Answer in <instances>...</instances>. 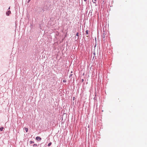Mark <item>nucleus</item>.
<instances>
[{
  "mask_svg": "<svg viewBox=\"0 0 147 147\" xmlns=\"http://www.w3.org/2000/svg\"><path fill=\"white\" fill-rule=\"evenodd\" d=\"M37 146V144H34L33 146Z\"/></svg>",
  "mask_w": 147,
  "mask_h": 147,
  "instance_id": "obj_10",
  "label": "nucleus"
},
{
  "mask_svg": "<svg viewBox=\"0 0 147 147\" xmlns=\"http://www.w3.org/2000/svg\"><path fill=\"white\" fill-rule=\"evenodd\" d=\"M106 35V34L105 33V32H104V33H103L102 35V37L103 38H105Z\"/></svg>",
  "mask_w": 147,
  "mask_h": 147,
  "instance_id": "obj_1",
  "label": "nucleus"
},
{
  "mask_svg": "<svg viewBox=\"0 0 147 147\" xmlns=\"http://www.w3.org/2000/svg\"><path fill=\"white\" fill-rule=\"evenodd\" d=\"M84 1H86V0H84Z\"/></svg>",
  "mask_w": 147,
  "mask_h": 147,
  "instance_id": "obj_15",
  "label": "nucleus"
},
{
  "mask_svg": "<svg viewBox=\"0 0 147 147\" xmlns=\"http://www.w3.org/2000/svg\"><path fill=\"white\" fill-rule=\"evenodd\" d=\"M30 0H29V1H30Z\"/></svg>",
  "mask_w": 147,
  "mask_h": 147,
  "instance_id": "obj_17",
  "label": "nucleus"
},
{
  "mask_svg": "<svg viewBox=\"0 0 147 147\" xmlns=\"http://www.w3.org/2000/svg\"><path fill=\"white\" fill-rule=\"evenodd\" d=\"M30 144H31L34 143V142L32 141H31L30 142Z\"/></svg>",
  "mask_w": 147,
  "mask_h": 147,
  "instance_id": "obj_9",
  "label": "nucleus"
},
{
  "mask_svg": "<svg viewBox=\"0 0 147 147\" xmlns=\"http://www.w3.org/2000/svg\"><path fill=\"white\" fill-rule=\"evenodd\" d=\"M63 82H66V80H64Z\"/></svg>",
  "mask_w": 147,
  "mask_h": 147,
  "instance_id": "obj_11",
  "label": "nucleus"
},
{
  "mask_svg": "<svg viewBox=\"0 0 147 147\" xmlns=\"http://www.w3.org/2000/svg\"><path fill=\"white\" fill-rule=\"evenodd\" d=\"M25 130L26 131V132H27L28 131V129L27 128H25Z\"/></svg>",
  "mask_w": 147,
  "mask_h": 147,
  "instance_id": "obj_5",
  "label": "nucleus"
},
{
  "mask_svg": "<svg viewBox=\"0 0 147 147\" xmlns=\"http://www.w3.org/2000/svg\"><path fill=\"white\" fill-rule=\"evenodd\" d=\"M10 9V7L8 9Z\"/></svg>",
  "mask_w": 147,
  "mask_h": 147,
  "instance_id": "obj_16",
  "label": "nucleus"
},
{
  "mask_svg": "<svg viewBox=\"0 0 147 147\" xmlns=\"http://www.w3.org/2000/svg\"><path fill=\"white\" fill-rule=\"evenodd\" d=\"M96 1V0H94V1H93V0L92 1L93 3H95Z\"/></svg>",
  "mask_w": 147,
  "mask_h": 147,
  "instance_id": "obj_12",
  "label": "nucleus"
},
{
  "mask_svg": "<svg viewBox=\"0 0 147 147\" xmlns=\"http://www.w3.org/2000/svg\"><path fill=\"white\" fill-rule=\"evenodd\" d=\"M52 144L51 142H50L48 144V146H50Z\"/></svg>",
  "mask_w": 147,
  "mask_h": 147,
  "instance_id": "obj_7",
  "label": "nucleus"
},
{
  "mask_svg": "<svg viewBox=\"0 0 147 147\" xmlns=\"http://www.w3.org/2000/svg\"><path fill=\"white\" fill-rule=\"evenodd\" d=\"M78 33H77V34H76V35L78 36Z\"/></svg>",
  "mask_w": 147,
  "mask_h": 147,
  "instance_id": "obj_14",
  "label": "nucleus"
},
{
  "mask_svg": "<svg viewBox=\"0 0 147 147\" xmlns=\"http://www.w3.org/2000/svg\"><path fill=\"white\" fill-rule=\"evenodd\" d=\"M72 76H73L72 74H70L69 76V78H71Z\"/></svg>",
  "mask_w": 147,
  "mask_h": 147,
  "instance_id": "obj_8",
  "label": "nucleus"
},
{
  "mask_svg": "<svg viewBox=\"0 0 147 147\" xmlns=\"http://www.w3.org/2000/svg\"><path fill=\"white\" fill-rule=\"evenodd\" d=\"M36 140H41V138L39 136L36 137Z\"/></svg>",
  "mask_w": 147,
  "mask_h": 147,
  "instance_id": "obj_2",
  "label": "nucleus"
},
{
  "mask_svg": "<svg viewBox=\"0 0 147 147\" xmlns=\"http://www.w3.org/2000/svg\"><path fill=\"white\" fill-rule=\"evenodd\" d=\"M11 11L9 10L6 13V14L7 16L9 15V14L11 13Z\"/></svg>",
  "mask_w": 147,
  "mask_h": 147,
  "instance_id": "obj_3",
  "label": "nucleus"
},
{
  "mask_svg": "<svg viewBox=\"0 0 147 147\" xmlns=\"http://www.w3.org/2000/svg\"><path fill=\"white\" fill-rule=\"evenodd\" d=\"M86 34H88V30H86Z\"/></svg>",
  "mask_w": 147,
  "mask_h": 147,
  "instance_id": "obj_6",
  "label": "nucleus"
},
{
  "mask_svg": "<svg viewBox=\"0 0 147 147\" xmlns=\"http://www.w3.org/2000/svg\"><path fill=\"white\" fill-rule=\"evenodd\" d=\"M4 129V127H1L0 128V130L1 131H2L3 130V129Z\"/></svg>",
  "mask_w": 147,
  "mask_h": 147,
  "instance_id": "obj_4",
  "label": "nucleus"
},
{
  "mask_svg": "<svg viewBox=\"0 0 147 147\" xmlns=\"http://www.w3.org/2000/svg\"><path fill=\"white\" fill-rule=\"evenodd\" d=\"M75 98V97H73V100H74Z\"/></svg>",
  "mask_w": 147,
  "mask_h": 147,
  "instance_id": "obj_13",
  "label": "nucleus"
}]
</instances>
